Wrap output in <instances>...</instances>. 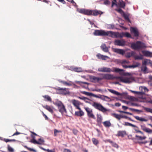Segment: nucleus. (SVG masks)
I'll use <instances>...</instances> for the list:
<instances>
[{
	"mask_svg": "<svg viewBox=\"0 0 152 152\" xmlns=\"http://www.w3.org/2000/svg\"><path fill=\"white\" fill-rule=\"evenodd\" d=\"M77 11L80 13L88 15L97 16L99 14L101 15L103 13V12L100 11L89 10L84 9H77Z\"/></svg>",
	"mask_w": 152,
	"mask_h": 152,
	"instance_id": "f257e3e1",
	"label": "nucleus"
},
{
	"mask_svg": "<svg viewBox=\"0 0 152 152\" xmlns=\"http://www.w3.org/2000/svg\"><path fill=\"white\" fill-rule=\"evenodd\" d=\"M98 71L100 72H119L120 74L121 75L122 74L121 72H123L124 70L122 69L114 67L113 68L112 70L110 68L104 67L99 68Z\"/></svg>",
	"mask_w": 152,
	"mask_h": 152,
	"instance_id": "f03ea898",
	"label": "nucleus"
},
{
	"mask_svg": "<svg viewBox=\"0 0 152 152\" xmlns=\"http://www.w3.org/2000/svg\"><path fill=\"white\" fill-rule=\"evenodd\" d=\"M131 48L134 50H141L146 47L145 43L138 41L136 42L133 43L131 44Z\"/></svg>",
	"mask_w": 152,
	"mask_h": 152,
	"instance_id": "7ed1b4c3",
	"label": "nucleus"
},
{
	"mask_svg": "<svg viewBox=\"0 0 152 152\" xmlns=\"http://www.w3.org/2000/svg\"><path fill=\"white\" fill-rule=\"evenodd\" d=\"M91 105L96 109L98 110L103 113L109 111L106 108H104L100 103L95 102H93L91 104Z\"/></svg>",
	"mask_w": 152,
	"mask_h": 152,
	"instance_id": "20e7f679",
	"label": "nucleus"
},
{
	"mask_svg": "<svg viewBox=\"0 0 152 152\" xmlns=\"http://www.w3.org/2000/svg\"><path fill=\"white\" fill-rule=\"evenodd\" d=\"M110 37L115 38H121L122 37V33L114 32L111 31H108V35Z\"/></svg>",
	"mask_w": 152,
	"mask_h": 152,
	"instance_id": "39448f33",
	"label": "nucleus"
},
{
	"mask_svg": "<svg viewBox=\"0 0 152 152\" xmlns=\"http://www.w3.org/2000/svg\"><path fill=\"white\" fill-rule=\"evenodd\" d=\"M108 31L102 30H96L94 32V34L96 36H107Z\"/></svg>",
	"mask_w": 152,
	"mask_h": 152,
	"instance_id": "423d86ee",
	"label": "nucleus"
},
{
	"mask_svg": "<svg viewBox=\"0 0 152 152\" xmlns=\"http://www.w3.org/2000/svg\"><path fill=\"white\" fill-rule=\"evenodd\" d=\"M117 79H119L121 82L126 83H131L132 81V79L131 77L118 76L117 77Z\"/></svg>",
	"mask_w": 152,
	"mask_h": 152,
	"instance_id": "0eeeda50",
	"label": "nucleus"
},
{
	"mask_svg": "<svg viewBox=\"0 0 152 152\" xmlns=\"http://www.w3.org/2000/svg\"><path fill=\"white\" fill-rule=\"evenodd\" d=\"M101 75L102 76V79L111 80L117 79V77L114 76L113 75L109 74H101Z\"/></svg>",
	"mask_w": 152,
	"mask_h": 152,
	"instance_id": "6e6552de",
	"label": "nucleus"
},
{
	"mask_svg": "<svg viewBox=\"0 0 152 152\" xmlns=\"http://www.w3.org/2000/svg\"><path fill=\"white\" fill-rule=\"evenodd\" d=\"M84 109L87 113L88 117L95 119V117L92 113V109L87 107H85Z\"/></svg>",
	"mask_w": 152,
	"mask_h": 152,
	"instance_id": "1a4fd4ad",
	"label": "nucleus"
},
{
	"mask_svg": "<svg viewBox=\"0 0 152 152\" xmlns=\"http://www.w3.org/2000/svg\"><path fill=\"white\" fill-rule=\"evenodd\" d=\"M114 45L119 46H124L126 43V41L124 39H116L114 42Z\"/></svg>",
	"mask_w": 152,
	"mask_h": 152,
	"instance_id": "9d476101",
	"label": "nucleus"
},
{
	"mask_svg": "<svg viewBox=\"0 0 152 152\" xmlns=\"http://www.w3.org/2000/svg\"><path fill=\"white\" fill-rule=\"evenodd\" d=\"M57 90L58 92L57 93L59 94L65 95L68 94V92L66 91V88H65L58 87L57 89Z\"/></svg>",
	"mask_w": 152,
	"mask_h": 152,
	"instance_id": "9b49d317",
	"label": "nucleus"
},
{
	"mask_svg": "<svg viewBox=\"0 0 152 152\" xmlns=\"http://www.w3.org/2000/svg\"><path fill=\"white\" fill-rule=\"evenodd\" d=\"M112 51L117 54L121 55H124L125 53L124 50L118 48H113L112 49Z\"/></svg>",
	"mask_w": 152,
	"mask_h": 152,
	"instance_id": "f8f14e48",
	"label": "nucleus"
},
{
	"mask_svg": "<svg viewBox=\"0 0 152 152\" xmlns=\"http://www.w3.org/2000/svg\"><path fill=\"white\" fill-rule=\"evenodd\" d=\"M59 111L63 115H65L66 113V110L65 108V107L63 104L61 107L58 108Z\"/></svg>",
	"mask_w": 152,
	"mask_h": 152,
	"instance_id": "ddd939ff",
	"label": "nucleus"
},
{
	"mask_svg": "<svg viewBox=\"0 0 152 152\" xmlns=\"http://www.w3.org/2000/svg\"><path fill=\"white\" fill-rule=\"evenodd\" d=\"M130 31L132 33L134 34V36L136 37L138 36V32L136 28L131 27L130 28Z\"/></svg>",
	"mask_w": 152,
	"mask_h": 152,
	"instance_id": "4468645a",
	"label": "nucleus"
},
{
	"mask_svg": "<svg viewBox=\"0 0 152 152\" xmlns=\"http://www.w3.org/2000/svg\"><path fill=\"white\" fill-rule=\"evenodd\" d=\"M72 102L73 105L77 109L79 110H80V108L79 107V105H80V102L79 101L74 99L72 101Z\"/></svg>",
	"mask_w": 152,
	"mask_h": 152,
	"instance_id": "2eb2a0df",
	"label": "nucleus"
},
{
	"mask_svg": "<svg viewBox=\"0 0 152 152\" xmlns=\"http://www.w3.org/2000/svg\"><path fill=\"white\" fill-rule=\"evenodd\" d=\"M69 69L77 72H82V69L80 67H75L74 66H71Z\"/></svg>",
	"mask_w": 152,
	"mask_h": 152,
	"instance_id": "dca6fc26",
	"label": "nucleus"
},
{
	"mask_svg": "<svg viewBox=\"0 0 152 152\" xmlns=\"http://www.w3.org/2000/svg\"><path fill=\"white\" fill-rule=\"evenodd\" d=\"M140 127L141 129L145 132L150 133H152V130L147 128L145 125H141Z\"/></svg>",
	"mask_w": 152,
	"mask_h": 152,
	"instance_id": "f3484780",
	"label": "nucleus"
},
{
	"mask_svg": "<svg viewBox=\"0 0 152 152\" xmlns=\"http://www.w3.org/2000/svg\"><path fill=\"white\" fill-rule=\"evenodd\" d=\"M100 99L103 101H109L110 100V98L106 96L100 95Z\"/></svg>",
	"mask_w": 152,
	"mask_h": 152,
	"instance_id": "a211bd4d",
	"label": "nucleus"
},
{
	"mask_svg": "<svg viewBox=\"0 0 152 152\" xmlns=\"http://www.w3.org/2000/svg\"><path fill=\"white\" fill-rule=\"evenodd\" d=\"M142 53L146 57H152V53L148 51L143 50L142 51Z\"/></svg>",
	"mask_w": 152,
	"mask_h": 152,
	"instance_id": "6ab92c4d",
	"label": "nucleus"
},
{
	"mask_svg": "<svg viewBox=\"0 0 152 152\" xmlns=\"http://www.w3.org/2000/svg\"><path fill=\"white\" fill-rule=\"evenodd\" d=\"M134 117L137 120L142 122H146L148 121V119H147L146 118H143L141 117H139V116H134Z\"/></svg>",
	"mask_w": 152,
	"mask_h": 152,
	"instance_id": "aec40b11",
	"label": "nucleus"
},
{
	"mask_svg": "<svg viewBox=\"0 0 152 152\" xmlns=\"http://www.w3.org/2000/svg\"><path fill=\"white\" fill-rule=\"evenodd\" d=\"M141 71L145 74L148 73L150 72L149 71V70L147 69L146 66H142L141 67Z\"/></svg>",
	"mask_w": 152,
	"mask_h": 152,
	"instance_id": "412c9836",
	"label": "nucleus"
},
{
	"mask_svg": "<svg viewBox=\"0 0 152 152\" xmlns=\"http://www.w3.org/2000/svg\"><path fill=\"white\" fill-rule=\"evenodd\" d=\"M126 135V132L125 131H119L118 132L117 135L119 136L123 137Z\"/></svg>",
	"mask_w": 152,
	"mask_h": 152,
	"instance_id": "4be33fe9",
	"label": "nucleus"
},
{
	"mask_svg": "<svg viewBox=\"0 0 152 152\" xmlns=\"http://www.w3.org/2000/svg\"><path fill=\"white\" fill-rule=\"evenodd\" d=\"M106 27L108 29H116L115 28V26L114 24H106L105 25Z\"/></svg>",
	"mask_w": 152,
	"mask_h": 152,
	"instance_id": "5701e85b",
	"label": "nucleus"
},
{
	"mask_svg": "<svg viewBox=\"0 0 152 152\" xmlns=\"http://www.w3.org/2000/svg\"><path fill=\"white\" fill-rule=\"evenodd\" d=\"M43 107L48 110L49 112L53 114V111L52 109L49 106L46 105L45 106H42Z\"/></svg>",
	"mask_w": 152,
	"mask_h": 152,
	"instance_id": "b1692460",
	"label": "nucleus"
},
{
	"mask_svg": "<svg viewBox=\"0 0 152 152\" xmlns=\"http://www.w3.org/2000/svg\"><path fill=\"white\" fill-rule=\"evenodd\" d=\"M145 94L144 91H137L136 95L137 96L140 98H142V96Z\"/></svg>",
	"mask_w": 152,
	"mask_h": 152,
	"instance_id": "393cba45",
	"label": "nucleus"
},
{
	"mask_svg": "<svg viewBox=\"0 0 152 152\" xmlns=\"http://www.w3.org/2000/svg\"><path fill=\"white\" fill-rule=\"evenodd\" d=\"M101 48L105 52H107L108 51V49L105 44H102L101 46Z\"/></svg>",
	"mask_w": 152,
	"mask_h": 152,
	"instance_id": "a878e982",
	"label": "nucleus"
},
{
	"mask_svg": "<svg viewBox=\"0 0 152 152\" xmlns=\"http://www.w3.org/2000/svg\"><path fill=\"white\" fill-rule=\"evenodd\" d=\"M102 120V117L100 114L97 115V121L98 123L101 124Z\"/></svg>",
	"mask_w": 152,
	"mask_h": 152,
	"instance_id": "bb28decb",
	"label": "nucleus"
},
{
	"mask_svg": "<svg viewBox=\"0 0 152 152\" xmlns=\"http://www.w3.org/2000/svg\"><path fill=\"white\" fill-rule=\"evenodd\" d=\"M79 111H76L75 114L77 116H81L84 115V113L80 109Z\"/></svg>",
	"mask_w": 152,
	"mask_h": 152,
	"instance_id": "cd10ccee",
	"label": "nucleus"
},
{
	"mask_svg": "<svg viewBox=\"0 0 152 152\" xmlns=\"http://www.w3.org/2000/svg\"><path fill=\"white\" fill-rule=\"evenodd\" d=\"M53 104L57 106L58 107V108L61 107L63 105V104L61 101H59L54 102Z\"/></svg>",
	"mask_w": 152,
	"mask_h": 152,
	"instance_id": "c85d7f7f",
	"label": "nucleus"
},
{
	"mask_svg": "<svg viewBox=\"0 0 152 152\" xmlns=\"http://www.w3.org/2000/svg\"><path fill=\"white\" fill-rule=\"evenodd\" d=\"M118 5L121 7L124 8L125 6V3L122 0H119Z\"/></svg>",
	"mask_w": 152,
	"mask_h": 152,
	"instance_id": "c756f323",
	"label": "nucleus"
},
{
	"mask_svg": "<svg viewBox=\"0 0 152 152\" xmlns=\"http://www.w3.org/2000/svg\"><path fill=\"white\" fill-rule=\"evenodd\" d=\"M108 90L109 91L114 94L117 96H119L121 95L120 93L114 90L111 89H108Z\"/></svg>",
	"mask_w": 152,
	"mask_h": 152,
	"instance_id": "7c9ffc66",
	"label": "nucleus"
},
{
	"mask_svg": "<svg viewBox=\"0 0 152 152\" xmlns=\"http://www.w3.org/2000/svg\"><path fill=\"white\" fill-rule=\"evenodd\" d=\"M58 81L60 83L65 86H70L72 85L71 84L68 83L66 81H65L61 80H58Z\"/></svg>",
	"mask_w": 152,
	"mask_h": 152,
	"instance_id": "2f4dec72",
	"label": "nucleus"
},
{
	"mask_svg": "<svg viewBox=\"0 0 152 152\" xmlns=\"http://www.w3.org/2000/svg\"><path fill=\"white\" fill-rule=\"evenodd\" d=\"M113 116L115 118L118 119V120H120L121 118L124 117L123 116L115 113H113Z\"/></svg>",
	"mask_w": 152,
	"mask_h": 152,
	"instance_id": "473e14b6",
	"label": "nucleus"
},
{
	"mask_svg": "<svg viewBox=\"0 0 152 152\" xmlns=\"http://www.w3.org/2000/svg\"><path fill=\"white\" fill-rule=\"evenodd\" d=\"M104 126L106 127H109L111 125V123L109 121H106L103 122Z\"/></svg>",
	"mask_w": 152,
	"mask_h": 152,
	"instance_id": "72a5a7b5",
	"label": "nucleus"
},
{
	"mask_svg": "<svg viewBox=\"0 0 152 152\" xmlns=\"http://www.w3.org/2000/svg\"><path fill=\"white\" fill-rule=\"evenodd\" d=\"M43 97L45 98V100L47 101H51V99L50 97L48 95H45V96H43Z\"/></svg>",
	"mask_w": 152,
	"mask_h": 152,
	"instance_id": "f704fd0d",
	"label": "nucleus"
},
{
	"mask_svg": "<svg viewBox=\"0 0 152 152\" xmlns=\"http://www.w3.org/2000/svg\"><path fill=\"white\" fill-rule=\"evenodd\" d=\"M122 37L125 36L127 38H131V36L130 34L128 32H122Z\"/></svg>",
	"mask_w": 152,
	"mask_h": 152,
	"instance_id": "c9c22d12",
	"label": "nucleus"
},
{
	"mask_svg": "<svg viewBox=\"0 0 152 152\" xmlns=\"http://www.w3.org/2000/svg\"><path fill=\"white\" fill-rule=\"evenodd\" d=\"M92 79L96 82H98L102 80V77H98L95 76L93 77Z\"/></svg>",
	"mask_w": 152,
	"mask_h": 152,
	"instance_id": "e433bc0d",
	"label": "nucleus"
},
{
	"mask_svg": "<svg viewBox=\"0 0 152 152\" xmlns=\"http://www.w3.org/2000/svg\"><path fill=\"white\" fill-rule=\"evenodd\" d=\"M135 136L137 138V139L138 140H145L146 138V137L145 136L141 137L137 135H136Z\"/></svg>",
	"mask_w": 152,
	"mask_h": 152,
	"instance_id": "4c0bfd02",
	"label": "nucleus"
},
{
	"mask_svg": "<svg viewBox=\"0 0 152 152\" xmlns=\"http://www.w3.org/2000/svg\"><path fill=\"white\" fill-rule=\"evenodd\" d=\"M140 65V64L139 63H137L135 65H129L128 66V68H135L137 67L138 66Z\"/></svg>",
	"mask_w": 152,
	"mask_h": 152,
	"instance_id": "58836bf2",
	"label": "nucleus"
},
{
	"mask_svg": "<svg viewBox=\"0 0 152 152\" xmlns=\"http://www.w3.org/2000/svg\"><path fill=\"white\" fill-rule=\"evenodd\" d=\"M124 125L126 126H132L133 127H137V126L134 125H133L131 123H129V122H126L125 123V124H124Z\"/></svg>",
	"mask_w": 152,
	"mask_h": 152,
	"instance_id": "ea45409f",
	"label": "nucleus"
},
{
	"mask_svg": "<svg viewBox=\"0 0 152 152\" xmlns=\"http://www.w3.org/2000/svg\"><path fill=\"white\" fill-rule=\"evenodd\" d=\"M122 15L124 17V18L126 20L129 21V16L127 14L125 13L124 12Z\"/></svg>",
	"mask_w": 152,
	"mask_h": 152,
	"instance_id": "a19ab883",
	"label": "nucleus"
},
{
	"mask_svg": "<svg viewBox=\"0 0 152 152\" xmlns=\"http://www.w3.org/2000/svg\"><path fill=\"white\" fill-rule=\"evenodd\" d=\"M92 141L93 143L95 145H97L99 143L98 140L95 138H92Z\"/></svg>",
	"mask_w": 152,
	"mask_h": 152,
	"instance_id": "79ce46f5",
	"label": "nucleus"
},
{
	"mask_svg": "<svg viewBox=\"0 0 152 152\" xmlns=\"http://www.w3.org/2000/svg\"><path fill=\"white\" fill-rule=\"evenodd\" d=\"M7 150L10 152H13L14 151V149L12 147H11L9 145H7Z\"/></svg>",
	"mask_w": 152,
	"mask_h": 152,
	"instance_id": "37998d69",
	"label": "nucleus"
},
{
	"mask_svg": "<svg viewBox=\"0 0 152 152\" xmlns=\"http://www.w3.org/2000/svg\"><path fill=\"white\" fill-rule=\"evenodd\" d=\"M81 93L83 94L88 96H91V95L92 94V93H89L85 91H81Z\"/></svg>",
	"mask_w": 152,
	"mask_h": 152,
	"instance_id": "c03bdc74",
	"label": "nucleus"
},
{
	"mask_svg": "<svg viewBox=\"0 0 152 152\" xmlns=\"http://www.w3.org/2000/svg\"><path fill=\"white\" fill-rule=\"evenodd\" d=\"M143 58V56L142 55H140L139 56H137L135 57L136 59H142Z\"/></svg>",
	"mask_w": 152,
	"mask_h": 152,
	"instance_id": "a18cd8bd",
	"label": "nucleus"
},
{
	"mask_svg": "<svg viewBox=\"0 0 152 152\" xmlns=\"http://www.w3.org/2000/svg\"><path fill=\"white\" fill-rule=\"evenodd\" d=\"M144 109L146 111L152 113V109L147 107H145L144 108Z\"/></svg>",
	"mask_w": 152,
	"mask_h": 152,
	"instance_id": "49530a36",
	"label": "nucleus"
},
{
	"mask_svg": "<svg viewBox=\"0 0 152 152\" xmlns=\"http://www.w3.org/2000/svg\"><path fill=\"white\" fill-rule=\"evenodd\" d=\"M107 59H110V58L108 56H104L102 55L101 59L102 60H106Z\"/></svg>",
	"mask_w": 152,
	"mask_h": 152,
	"instance_id": "de8ad7c7",
	"label": "nucleus"
},
{
	"mask_svg": "<svg viewBox=\"0 0 152 152\" xmlns=\"http://www.w3.org/2000/svg\"><path fill=\"white\" fill-rule=\"evenodd\" d=\"M38 142L39 143L38 144H42L44 142V140L43 139L39 138L38 140Z\"/></svg>",
	"mask_w": 152,
	"mask_h": 152,
	"instance_id": "09e8293b",
	"label": "nucleus"
},
{
	"mask_svg": "<svg viewBox=\"0 0 152 152\" xmlns=\"http://www.w3.org/2000/svg\"><path fill=\"white\" fill-rule=\"evenodd\" d=\"M139 89H140L144 90V91H148V90L147 88L144 86H141L139 88Z\"/></svg>",
	"mask_w": 152,
	"mask_h": 152,
	"instance_id": "8fccbe9b",
	"label": "nucleus"
},
{
	"mask_svg": "<svg viewBox=\"0 0 152 152\" xmlns=\"http://www.w3.org/2000/svg\"><path fill=\"white\" fill-rule=\"evenodd\" d=\"M114 5H115L117 7L118 6L117 4H116V0H113V1H112V7H113Z\"/></svg>",
	"mask_w": 152,
	"mask_h": 152,
	"instance_id": "3c124183",
	"label": "nucleus"
},
{
	"mask_svg": "<svg viewBox=\"0 0 152 152\" xmlns=\"http://www.w3.org/2000/svg\"><path fill=\"white\" fill-rule=\"evenodd\" d=\"M116 10L121 14V15L124 12L120 8L116 9Z\"/></svg>",
	"mask_w": 152,
	"mask_h": 152,
	"instance_id": "603ef678",
	"label": "nucleus"
},
{
	"mask_svg": "<svg viewBox=\"0 0 152 152\" xmlns=\"http://www.w3.org/2000/svg\"><path fill=\"white\" fill-rule=\"evenodd\" d=\"M129 62V61L126 60H122L121 61V64H128Z\"/></svg>",
	"mask_w": 152,
	"mask_h": 152,
	"instance_id": "864d4df0",
	"label": "nucleus"
},
{
	"mask_svg": "<svg viewBox=\"0 0 152 152\" xmlns=\"http://www.w3.org/2000/svg\"><path fill=\"white\" fill-rule=\"evenodd\" d=\"M112 144L113 146L116 148H118L119 147V146H118V145L117 144H116V143H115V142H113V143H112Z\"/></svg>",
	"mask_w": 152,
	"mask_h": 152,
	"instance_id": "5fc2aeb1",
	"label": "nucleus"
},
{
	"mask_svg": "<svg viewBox=\"0 0 152 152\" xmlns=\"http://www.w3.org/2000/svg\"><path fill=\"white\" fill-rule=\"evenodd\" d=\"M148 60H145L142 62V66H146L147 63H148V61H147Z\"/></svg>",
	"mask_w": 152,
	"mask_h": 152,
	"instance_id": "6e6d98bb",
	"label": "nucleus"
},
{
	"mask_svg": "<svg viewBox=\"0 0 152 152\" xmlns=\"http://www.w3.org/2000/svg\"><path fill=\"white\" fill-rule=\"evenodd\" d=\"M69 2H71L74 6H76V3L73 0H67Z\"/></svg>",
	"mask_w": 152,
	"mask_h": 152,
	"instance_id": "4d7b16f0",
	"label": "nucleus"
},
{
	"mask_svg": "<svg viewBox=\"0 0 152 152\" xmlns=\"http://www.w3.org/2000/svg\"><path fill=\"white\" fill-rule=\"evenodd\" d=\"M132 56V54L131 53L129 52L126 55V57L127 58H130Z\"/></svg>",
	"mask_w": 152,
	"mask_h": 152,
	"instance_id": "13d9d810",
	"label": "nucleus"
},
{
	"mask_svg": "<svg viewBox=\"0 0 152 152\" xmlns=\"http://www.w3.org/2000/svg\"><path fill=\"white\" fill-rule=\"evenodd\" d=\"M100 95H96L93 94L92 93L91 96H92L94 97H95L96 98L100 99Z\"/></svg>",
	"mask_w": 152,
	"mask_h": 152,
	"instance_id": "bf43d9fd",
	"label": "nucleus"
},
{
	"mask_svg": "<svg viewBox=\"0 0 152 152\" xmlns=\"http://www.w3.org/2000/svg\"><path fill=\"white\" fill-rule=\"evenodd\" d=\"M104 4L105 5H108L110 4V2L109 0H105L104 1Z\"/></svg>",
	"mask_w": 152,
	"mask_h": 152,
	"instance_id": "052dcab7",
	"label": "nucleus"
},
{
	"mask_svg": "<svg viewBox=\"0 0 152 152\" xmlns=\"http://www.w3.org/2000/svg\"><path fill=\"white\" fill-rule=\"evenodd\" d=\"M31 142L35 144H38L39 143V142H38V141H37L36 140L34 139L33 140H31Z\"/></svg>",
	"mask_w": 152,
	"mask_h": 152,
	"instance_id": "680f3d73",
	"label": "nucleus"
},
{
	"mask_svg": "<svg viewBox=\"0 0 152 152\" xmlns=\"http://www.w3.org/2000/svg\"><path fill=\"white\" fill-rule=\"evenodd\" d=\"M130 110L133 111H136V112H138L140 111V110L137 109H134L132 108H129Z\"/></svg>",
	"mask_w": 152,
	"mask_h": 152,
	"instance_id": "e2e57ef3",
	"label": "nucleus"
},
{
	"mask_svg": "<svg viewBox=\"0 0 152 152\" xmlns=\"http://www.w3.org/2000/svg\"><path fill=\"white\" fill-rule=\"evenodd\" d=\"M102 55L98 53L96 55V56L99 59H101L102 58Z\"/></svg>",
	"mask_w": 152,
	"mask_h": 152,
	"instance_id": "0e129e2a",
	"label": "nucleus"
},
{
	"mask_svg": "<svg viewBox=\"0 0 152 152\" xmlns=\"http://www.w3.org/2000/svg\"><path fill=\"white\" fill-rule=\"evenodd\" d=\"M126 64H121L123 67L125 68H128V66L126 65Z\"/></svg>",
	"mask_w": 152,
	"mask_h": 152,
	"instance_id": "69168bd1",
	"label": "nucleus"
},
{
	"mask_svg": "<svg viewBox=\"0 0 152 152\" xmlns=\"http://www.w3.org/2000/svg\"><path fill=\"white\" fill-rule=\"evenodd\" d=\"M64 152H71L70 150L69 149L65 148L64 149Z\"/></svg>",
	"mask_w": 152,
	"mask_h": 152,
	"instance_id": "338daca9",
	"label": "nucleus"
},
{
	"mask_svg": "<svg viewBox=\"0 0 152 152\" xmlns=\"http://www.w3.org/2000/svg\"><path fill=\"white\" fill-rule=\"evenodd\" d=\"M47 152H55V149H53L51 150H50L49 149H48Z\"/></svg>",
	"mask_w": 152,
	"mask_h": 152,
	"instance_id": "774afa93",
	"label": "nucleus"
}]
</instances>
